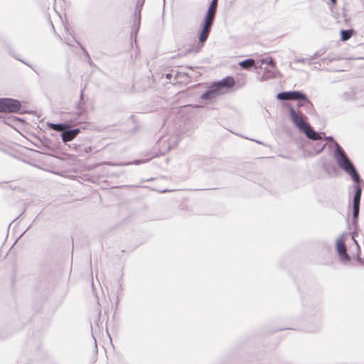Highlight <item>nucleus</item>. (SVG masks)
Masks as SVG:
<instances>
[{"label":"nucleus","mask_w":364,"mask_h":364,"mask_svg":"<svg viewBox=\"0 0 364 364\" xmlns=\"http://www.w3.org/2000/svg\"><path fill=\"white\" fill-rule=\"evenodd\" d=\"M334 146L335 149L333 151V158L338 166L351 177L354 183L362 182L360 176L354 164L347 156L343 148L337 141H334Z\"/></svg>","instance_id":"nucleus-1"},{"label":"nucleus","mask_w":364,"mask_h":364,"mask_svg":"<svg viewBox=\"0 0 364 364\" xmlns=\"http://www.w3.org/2000/svg\"><path fill=\"white\" fill-rule=\"evenodd\" d=\"M235 84L234 78L230 76L213 82L210 85L208 89L200 95V98L205 100H214L220 95L228 93Z\"/></svg>","instance_id":"nucleus-2"},{"label":"nucleus","mask_w":364,"mask_h":364,"mask_svg":"<svg viewBox=\"0 0 364 364\" xmlns=\"http://www.w3.org/2000/svg\"><path fill=\"white\" fill-rule=\"evenodd\" d=\"M48 126L50 129L61 133L64 143L72 141L80 133L79 128L70 129V125L66 123H48Z\"/></svg>","instance_id":"nucleus-3"},{"label":"nucleus","mask_w":364,"mask_h":364,"mask_svg":"<svg viewBox=\"0 0 364 364\" xmlns=\"http://www.w3.org/2000/svg\"><path fill=\"white\" fill-rule=\"evenodd\" d=\"M215 16V15L213 14H205V18L201 24V30L199 35V43L197 45V49H193V52H198L207 41L214 22Z\"/></svg>","instance_id":"nucleus-4"},{"label":"nucleus","mask_w":364,"mask_h":364,"mask_svg":"<svg viewBox=\"0 0 364 364\" xmlns=\"http://www.w3.org/2000/svg\"><path fill=\"white\" fill-rule=\"evenodd\" d=\"M277 98L280 100H304L309 103L307 96L301 91L298 90L279 92Z\"/></svg>","instance_id":"nucleus-5"},{"label":"nucleus","mask_w":364,"mask_h":364,"mask_svg":"<svg viewBox=\"0 0 364 364\" xmlns=\"http://www.w3.org/2000/svg\"><path fill=\"white\" fill-rule=\"evenodd\" d=\"M21 107V102L17 100L0 98V112H17Z\"/></svg>","instance_id":"nucleus-6"},{"label":"nucleus","mask_w":364,"mask_h":364,"mask_svg":"<svg viewBox=\"0 0 364 364\" xmlns=\"http://www.w3.org/2000/svg\"><path fill=\"white\" fill-rule=\"evenodd\" d=\"M289 117L293 124L301 131L308 126L309 123L306 122V117L301 112H297L293 107L289 108Z\"/></svg>","instance_id":"nucleus-7"},{"label":"nucleus","mask_w":364,"mask_h":364,"mask_svg":"<svg viewBox=\"0 0 364 364\" xmlns=\"http://www.w3.org/2000/svg\"><path fill=\"white\" fill-rule=\"evenodd\" d=\"M336 251L338 254L339 258L343 263H347L350 262V257L347 254L346 246L345 244L343 235H340L336 242Z\"/></svg>","instance_id":"nucleus-8"},{"label":"nucleus","mask_w":364,"mask_h":364,"mask_svg":"<svg viewBox=\"0 0 364 364\" xmlns=\"http://www.w3.org/2000/svg\"><path fill=\"white\" fill-rule=\"evenodd\" d=\"M302 132L304 133L308 139L311 140H321L323 139L322 135H324L323 132H316L309 124Z\"/></svg>","instance_id":"nucleus-9"},{"label":"nucleus","mask_w":364,"mask_h":364,"mask_svg":"<svg viewBox=\"0 0 364 364\" xmlns=\"http://www.w3.org/2000/svg\"><path fill=\"white\" fill-rule=\"evenodd\" d=\"M362 182L355 183L353 188L355 190V194L353 199V207H360L361 195H362V187L360 183Z\"/></svg>","instance_id":"nucleus-10"},{"label":"nucleus","mask_w":364,"mask_h":364,"mask_svg":"<svg viewBox=\"0 0 364 364\" xmlns=\"http://www.w3.org/2000/svg\"><path fill=\"white\" fill-rule=\"evenodd\" d=\"M340 97L343 101L351 102L358 99V93L354 90H350L343 92Z\"/></svg>","instance_id":"nucleus-11"},{"label":"nucleus","mask_w":364,"mask_h":364,"mask_svg":"<svg viewBox=\"0 0 364 364\" xmlns=\"http://www.w3.org/2000/svg\"><path fill=\"white\" fill-rule=\"evenodd\" d=\"M255 64V60L248 58L239 63V65L245 70L250 69Z\"/></svg>","instance_id":"nucleus-12"},{"label":"nucleus","mask_w":364,"mask_h":364,"mask_svg":"<svg viewBox=\"0 0 364 364\" xmlns=\"http://www.w3.org/2000/svg\"><path fill=\"white\" fill-rule=\"evenodd\" d=\"M353 34V30H341V39L342 41H346L349 40Z\"/></svg>","instance_id":"nucleus-13"},{"label":"nucleus","mask_w":364,"mask_h":364,"mask_svg":"<svg viewBox=\"0 0 364 364\" xmlns=\"http://www.w3.org/2000/svg\"><path fill=\"white\" fill-rule=\"evenodd\" d=\"M217 6L218 0H212L206 13L215 15Z\"/></svg>","instance_id":"nucleus-14"},{"label":"nucleus","mask_w":364,"mask_h":364,"mask_svg":"<svg viewBox=\"0 0 364 364\" xmlns=\"http://www.w3.org/2000/svg\"><path fill=\"white\" fill-rule=\"evenodd\" d=\"M360 213V207H353V223L356 224Z\"/></svg>","instance_id":"nucleus-15"},{"label":"nucleus","mask_w":364,"mask_h":364,"mask_svg":"<svg viewBox=\"0 0 364 364\" xmlns=\"http://www.w3.org/2000/svg\"><path fill=\"white\" fill-rule=\"evenodd\" d=\"M325 52H326V50L323 48L318 50V51L314 53V55H312L310 57V58L309 59V63H311V60H315L316 58H318L319 56H321L322 55H323L325 53Z\"/></svg>","instance_id":"nucleus-16"},{"label":"nucleus","mask_w":364,"mask_h":364,"mask_svg":"<svg viewBox=\"0 0 364 364\" xmlns=\"http://www.w3.org/2000/svg\"><path fill=\"white\" fill-rule=\"evenodd\" d=\"M261 64L262 65L267 64V65H269L272 67L275 66V62L274 61V60L272 58H266L262 59Z\"/></svg>","instance_id":"nucleus-17"},{"label":"nucleus","mask_w":364,"mask_h":364,"mask_svg":"<svg viewBox=\"0 0 364 364\" xmlns=\"http://www.w3.org/2000/svg\"><path fill=\"white\" fill-rule=\"evenodd\" d=\"M326 146V143H323V142H322V143H317L316 147L314 148V150H315L316 152L320 153V152H321L324 149Z\"/></svg>","instance_id":"nucleus-18"},{"label":"nucleus","mask_w":364,"mask_h":364,"mask_svg":"<svg viewBox=\"0 0 364 364\" xmlns=\"http://www.w3.org/2000/svg\"><path fill=\"white\" fill-rule=\"evenodd\" d=\"M299 102H298V107H301V106H305V105H308V106H311L312 104L311 103V102L309 101V103L308 102H304V100H298Z\"/></svg>","instance_id":"nucleus-19"},{"label":"nucleus","mask_w":364,"mask_h":364,"mask_svg":"<svg viewBox=\"0 0 364 364\" xmlns=\"http://www.w3.org/2000/svg\"><path fill=\"white\" fill-rule=\"evenodd\" d=\"M199 162L198 159H193L189 161V167L191 168L194 164H197Z\"/></svg>","instance_id":"nucleus-20"},{"label":"nucleus","mask_w":364,"mask_h":364,"mask_svg":"<svg viewBox=\"0 0 364 364\" xmlns=\"http://www.w3.org/2000/svg\"><path fill=\"white\" fill-rule=\"evenodd\" d=\"M141 163V160H134L133 162H131V163H126V164H124L123 165H130V164H136V165H138V164H140Z\"/></svg>","instance_id":"nucleus-21"},{"label":"nucleus","mask_w":364,"mask_h":364,"mask_svg":"<svg viewBox=\"0 0 364 364\" xmlns=\"http://www.w3.org/2000/svg\"><path fill=\"white\" fill-rule=\"evenodd\" d=\"M322 139L332 141L333 144H334V141H336L331 136H327V137L324 136Z\"/></svg>","instance_id":"nucleus-22"},{"label":"nucleus","mask_w":364,"mask_h":364,"mask_svg":"<svg viewBox=\"0 0 364 364\" xmlns=\"http://www.w3.org/2000/svg\"><path fill=\"white\" fill-rule=\"evenodd\" d=\"M12 55H13V56H14V58H16V60H18L21 61V62H22V63H23L24 64H26V65H27L28 66H29V67H31V65H29V64H28V63H27L26 62H25V61H23V60H21L20 58H18L17 56H16L15 55H13V54H12Z\"/></svg>","instance_id":"nucleus-23"},{"label":"nucleus","mask_w":364,"mask_h":364,"mask_svg":"<svg viewBox=\"0 0 364 364\" xmlns=\"http://www.w3.org/2000/svg\"><path fill=\"white\" fill-rule=\"evenodd\" d=\"M309 61V59H306V58H299V59H297L296 60V62L298 63H305L306 61Z\"/></svg>","instance_id":"nucleus-24"},{"label":"nucleus","mask_w":364,"mask_h":364,"mask_svg":"<svg viewBox=\"0 0 364 364\" xmlns=\"http://www.w3.org/2000/svg\"><path fill=\"white\" fill-rule=\"evenodd\" d=\"M75 41L82 48L83 52L85 53V54L88 56V53L82 47L81 44L78 41H77L76 40H75Z\"/></svg>","instance_id":"nucleus-25"},{"label":"nucleus","mask_w":364,"mask_h":364,"mask_svg":"<svg viewBox=\"0 0 364 364\" xmlns=\"http://www.w3.org/2000/svg\"><path fill=\"white\" fill-rule=\"evenodd\" d=\"M332 5H336L337 3V0H330Z\"/></svg>","instance_id":"nucleus-26"},{"label":"nucleus","mask_w":364,"mask_h":364,"mask_svg":"<svg viewBox=\"0 0 364 364\" xmlns=\"http://www.w3.org/2000/svg\"><path fill=\"white\" fill-rule=\"evenodd\" d=\"M77 144H73V149H77Z\"/></svg>","instance_id":"nucleus-27"},{"label":"nucleus","mask_w":364,"mask_h":364,"mask_svg":"<svg viewBox=\"0 0 364 364\" xmlns=\"http://www.w3.org/2000/svg\"><path fill=\"white\" fill-rule=\"evenodd\" d=\"M90 151H91V147H88L87 149H85L86 152H88Z\"/></svg>","instance_id":"nucleus-28"},{"label":"nucleus","mask_w":364,"mask_h":364,"mask_svg":"<svg viewBox=\"0 0 364 364\" xmlns=\"http://www.w3.org/2000/svg\"><path fill=\"white\" fill-rule=\"evenodd\" d=\"M171 75V74H167V75H166V78L170 79Z\"/></svg>","instance_id":"nucleus-29"},{"label":"nucleus","mask_w":364,"mask_h":364,"mask_svg":"<svg viewBox=\"0 0 364 364\" xmlns=\"http://www.w3.org/2000/svg\"><path fill=\"white\" fill-rule=\"evenodd\" d=\"M141 7L139 9V18L140 19Z\"/></svg>","instance_id":"nucleus-30"},{"label":"nucleus","mask_w":364,"mask_h":364,"mask_svg":"<svg viewBox=\"0 0 364 364\" xmlns=\"http://www.w3.org/2000/svg\"><path fill=\"white\" fill-rule=\"evenodd\" d=\"M80 99H82V91L81 92V94H80Z\"/></svg>","instance_id":"nucleus-31"},{"label":"nucleus","mask_w":364,"mask_h":364,"mask_svg":"<svg viewBox=\"0 0 364 364\" xmlns=\"http://www.w3.org/2000/svg\"><path fill=\"white\" fill-rule=\"evenodd\" d=\"M66 43L68 46H72V45L70 43L67 42Z\"/></svg>","instance_id":"nucleus-32"},{"label":"nucleus","mask_w":364,"mask_h":364,"mask_svg":"<svg viewBox=\"0 0 364 364\" xmlns=\"http://www.w3.org/2000/svg\"><path fill=\"white\" fill-rule=\"evenodd\" d=\"M354 241H355V244H356V246H358V244L357 243V242H356L355 240H354Z\"/></svg>","instance_id":"nucleus-33"}]
</instances>
